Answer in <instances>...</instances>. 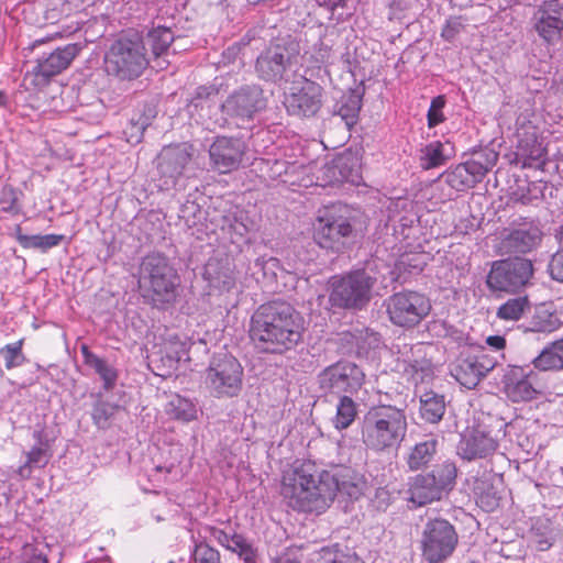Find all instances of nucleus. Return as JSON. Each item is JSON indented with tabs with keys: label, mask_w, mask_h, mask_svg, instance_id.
<instances>
[{
	"label": "nucleus",
	"mask_w": 563,
	"mask_h": 563,
	"mask_svg": "<svg viewBox=\"0 0 563 563\" xmlns=\"http://www.w3.org/2000/svg\"><path fill=\"white\" fill-rule=\"evenodd\" d=\"M365 482L349 467H335L316 474L309 462L294 464L282 475L280 496L295 511L323 514L340 493L351 499L363 495Z\"/></svg>",
	"instance_id": "obj_1"
},
{
	"label": "nucleus",
	"mask_w": 563,
	"mask_h": 563,
	"mask_svg": "<svg viewBox=\"0 0 563 563\" xmlns=\"http://www.w3.org/2000/svg\"><path fill=\"white\" fill-rule=\"evenodd\" d=\"M305 321L289 303L273 301L262 305L251 318L250 338L265 353L282 354L302 339Z\"/></svg>",
	"instance_id": "obj_2"
},
{
	"label": "nucleus",
	"mask_w": 563,
	"mask_h": 563,
	"mask_svg": "<svg viewBox=\"0 0 563 563\" xmlns=\"http://www.w3.org/2000/svg\"><path fill=\"white\" fill-rule=\"evenodd\" d=\"M408 420L405 409L391 405L371 407L361 422V440L374 453L397 449L405 440Z\"/></svg>",
	"instance_id": "obj_3"
},
{
	"label": "nucleus",
	"mask_w": 563,
	"mask_h": 563,
	"mask_svg": "<svg viewBox=\"0 0 563 563\" xmlns=\"http://www.w3.org/2000/svg\"><path fill=\"white\" fill-rule=\"evenodd\" d=\"M312 236L321 249L343 252L356 238L352 210L340 203L320 208L312 224Z\"/></svg>",
	"instance_id": "obj_4"
},
{
	"label": "nucleus",
	"mask_w": 563,
	"mask_h": 563,
	"mask_svg": "<svg viewBox=\"0 0 563 563\" xmlns=\"http://www.w3.org/2000/svg\"><path fill=\"white\" fill-rule=\"evenodd\" d=\"M376 277L364 269H356L330 278L329 301L332 307L362 309L371 298Z\"/></svg>",
	"instance_id": "obj_5"
},
{
	"label": "nucleus",
	"mask_w": 563,
	"mask_h": 563,
	"mask_svg": "<svg viewBox=\"0 0 563 563\" xmlns=\"http://www.w3.org/2000/svg\"><path fill=\"white\" fill-rule=\"evenodd\" d=\"M108 74L132 80L141 74V34L136 31L122 33L104 57Z\"/></svg>",
	"instance_id": "obj_6"
},
{
	"label": "nucleus",
	"mask_w": 563,
	"mask_h": 563,
	"mask_svg": "<svg viewBox=\"0 0 563 563\" xmlns=\"http://www.w3.org/2000/svg\"><path fill=\"white\" fill-rule=\"evenodd\" d=\"M543 238L533 220L519 219L501 228L495 235V247L501 255L526 254L536 250Z\"/></svg>",
	"instance_id": "obj_7"
},
{
	"label": "nucleus",
	"mask_w": 563,
	"mask_h": 563,
	"mask_svg": "<svg viewBox=\"0 0 563 563\" xmlns=\"http://www.w3.org/2000/svg\"><path fill=\"white\" fill-rule=\"evenodd\" d=\"M143 265L147 271V297L151 301L154 305L174 301L180 285V277L167 258L159 254L151 255L143 261Z\"/></svg>",
	"instance_id": "obj_8"
},
{
	"label": "nucleus",
	"mask_w": 563,
	"mask_h": 563,
	"mask_svg": "<svg viewBox=\"0 0 563 563\" xmlns=\"http://www.w3.org/2000/svg\"><path fill=\"white\" fill-rule=\"evenodd\" d=\"M431 309L430 299L418 291H399L386 301V311L391 323L406 329L419 325Z\"/></svg>",
	"instance_id": "obj_9"
},
{
	"label": "nucleus",
	"mask_w": 563,
	"mask_h": 563,
	"mask_svg": "<svg viewBox=\"0 0 563 563\" xmlns=\"http://www.w3.org/2000/svg\"><path fill=\"white\" fill-rule=\"evenodd\" d=\"M266 108L263 90L256 85H246L231 92L221 104L223 119L239 128L250 122Z\"/></svg>",
	"instance_id": "obj_10"
},
{
	"label": "nucleus",
	"mask_w": 563,
	"mask_h": 563,
	"mask_svg": "<svg viewBox=\"0 0 563 563\" xmlns=\"http://www.w3.org/2000/svg\"><path fill=\"white\" fill-rule=\"evenodd\" d=\"M457 541L455 528L448 520H430L421 537L422 556L428 563H441L452 555Z\"/></svg>",
	"instance_id": "obj_11"
},
{
	"label": "nucleus",
	"mask_w": 563,
	"mask_h": 563,
	"mask_svg": "<svg viewBox=\"0 0 563 563\" xmlns=\"http://www.w3.org/2000/svg\"><path fill=\"white\" fill-rule=\"evenodd\" d=\"M532 274L533 265L529 260L497 261L487 276V286L494 291L515 292L529 283Z\"/></svg>",
	"instance_id": "obj_12"
},
{
	"label": "nucleus",
	"mask_w": 563,
	"mask_h": 563,
	"mask_svg": "<svg viewBox=\"0 0 563 563\" xmlns=\"http://www.w3.org/2000/svg\"><path fill=\"white\" fill-rule=\"evenodd\" d=\"M243 367L232 355H224L207 369L206 384L216 397L238 396L243 385Z\"/></svg>",
	"instance_id": "obj_13"
},
{
	"label": "nucleus",
	"mask_w": 563,
	"mask_h": 563,
	"mask_svg": "<svg viewBox=\"0 0 563 563\" xmlns=\"http://www.w3.org/2000/svg\"><path fill=\"white\" fill-rule=\"evenodd\" d=\"M81 51L78 43L56 48L45 57L38 58L36 65L24 76V81L35 89L45 87L52 77L66 69Z\"/></svg>",
	"instance_id": "obj_14"
},
{
	"label": "nucleus",
	"mask_w": 563,
	"mask_h": 563,
	"mask_svg": "<svg viewBox=\"0 0 563 563\" xmlns=\"http://www.w3.org/2000/svg\"><path fill=\"white\" fill-rule=\"evenodd\" d=\"M323 88L307 78H300L291 84L285 93L284 104L291 115L310 118L322 107Z\"/></svg>",
	"instance_id": "obj_15"
},
{
	"label": "nucleus",
	"mask_w": 563,
	"mask_h": 563,
	"mask_svg": "<svg viewBox=\"0 0 563 563\" xmlns=\"http://www.w3.org/2000/svg\"><path fill=\"white\" fill-rule=\"evenodd\" d=\"M365 374L354 363L338 362L318 375L319 387L325 393H356L363 385Z\"/></svg>",
	"instance_id": "obj_16"
},
{
	"label": "nucleus",
	"mask_w": 563,
	"mask_h": 563,
	"mask_svg": "<svg viewBox=\"0 0 563 563\" xmlns=\"http://www.w3.org/2000/svg\"><path fill=\"white\" fill-rule=\"evenodd\" d=\"M517 159L523 168L540 167L545 163L547 150L539 140L538 128L525 115L516 122Z\"/></svg>",
	"instance_id": "obj_17"
},
{
	"label": "nucleus",
	"mask_w": 563,
	"mask_h": 563,
	"mask_svg": "<svg viewBox=\"0 0 563 563\" xmlns=\"http://www.w3.org/2000/svg\"><path fill=\"white\" fill-rule=\"evenodd\" d=\"M533 30L547 44H555L563 36V3L547 0L539 4L532 15Z\"/></svg>",
	"instance_id": "obj_18"
},
{
	"label": "nucleus",
	"mask_w": 563,
	"mask_h": 563,
	"mask_svg": "<svg viewBox=\"0 0 563 563\" xmlns=\"http://www.w3.org/2000/svg\"><path fill=\"white\" fill-rule=\"evenodd\" d=\"M246 152V145L239 137L218 136L209 148V156L214 169L221 174L236 169Z\"/></svg>",
	"instance_id": "obj_19"
},
{
	"label": "nucleus",
	"mask_w": 563,
	"mask_h": 563,
	"mask_svg": "<svg viewBox=\"0 0 563 563\" xmlns=\"http://www.w3.org/2000/svg\"><path fill=\"white\" fill-rule=\"evenodd\" d=\"M497 365L494 356L486 352L460 358L451 371L452 376L464 387L472 389Z\"/></svg>",
	"instance_id": "obj_20"
},
{
	"label": "nucleus",
	"mask_w": 563,
	"mask_h": 563,
	"mask_svg": "<svg viewBox=\"0 0 563 563\" xmlns=\"http://www.w3.org/2000/svg\"><path fill=\"white\" fill-rule=\"evenodd\" d=\"M190 161L191 146L180 144L165 147L161 152L157 163L158 170L165 178L164 185L166 187L174 186Z\"/></svg>",
	"instance_id": "obj_21"
},
{
	"label": "nucleus",
	"mask_w": 563,
	"mask_h": 563,
	"mask_svg": "<svg viewBox=\"0 0 563 563\" xmlns=\"http://www.w3.org/2000/svg\"><path fill=\"white\" fill-rule=\"evenodd\" d=\"M498 448V440L490 432L476 428L465 433L459 445L457 453L464 460L484 459Z\"/></svg>",
	"instance_id": "obj_22"
},
{
	"label": "nucleus",
	"mask_w": 563,
	"mask_h": 563,
	"mask_svg": "<svg viewBox=\"0 0 563 563\" xmlns=\"http://www.w3.org/2000/svg\"><path fill=\"white\" fill-rule=\"evenodd\" d=\"M291 54L282 45H273L263 52L256 60V70L263 79L277 80L290 65Z\"/></svg>",
	"instance_id": "obj_23"
},
{
	"label": "nucleus",
	"mask_w": 563,
	"mask_h": 563,
	"mask_svg": "<svg viewBox=\"0 0 563 563\" xmlns=\"http://www.w3.org/2000/svg\"><path fill=\"white\" fill-rule=\"evenodd\" d=\"M402 372L413 384L424 383L433 375L432 363L426 357L427 346L423 343L405 346Z\"/></svg>",
	"instance_id": "obj_24"
},
{
	"label": "nucleus",
	"mask_w": 563,
	"mask_h": 563,
	"mask_svg": "<svg viewBox=\"0 0 563 563\" xmlns=\"http://www.w3.org/2000/svg\"><path fill=\"white\" fill-rule=\"evenodd\" d=\"M409 499L418 506L440 500L443 494L438 488L432 475L418 474L409 481Z\"/></svg>",
	"instance_id": "obj_25"
},
{
	"label": "nucleus",
	"mask_w": 563,
	"mask_h": 563,
	"mask_svg": "<svg viewBox=\"0 0 563 563\" xmlns=\"http://www.w3.org/2000/svg\"><path fill=\"white\" fill-rule=\"evenodd\" d=\"M453 154L449 142L432 141L421 148L420 166L426 170L442 166Z\"/></svg>",
	"instance_id": "obj_26"
},
{
	"label": "nucleus",
	"mask_w": 563,
	"mask_h": 563,
	"mask_svg": "<svg viewBox=\"0 0 563 563\" xmlns=\"http://www.w3.org/2000/svg\"><path fill=\"white\" fill-rule=\"evenodd\" d=\"M532 364L542 372L563 369V338L547 345Z\"/></svg>",
	"instance_id": "obj_27"
},
{
	"label": "nucleus",
	"mask_w": 563,
	"mask_h": 563,
	"mask_svg": "<svg viewBox=\"0 0 563 563\" xmlns=\"http://www.w3.org/2000/svg\"><path fill=\"white\" fill-rule=\"evenodd\" d=\"M80 352L84 357V363L93 368L103 380V388L110 390L114 387L118 378V373L113 366L107 361L92 353L87 345H81Z\"/></svg>",
	"instance_id": "obj_28"
},
{
	"label": "nucleus",
	"mask_w": 563,
	"mask_h": 563,
	"mask_svg": "<svg viewBox=\"0 0 563 563\" xmlns=\"http://www.w3.org/2000/svg\"><path fill=\"white\" fill-rule=\"evenodd\" d=\"M361 108L362 95L356 90H349L336 102L335 114L345 122L350 130L356 124Z\"/></svg>",
	"instance_id": "obj_29"
},
{
	"label": "nucleus",
	"mask_w": 563,
	"mask_h": 563,
	"mask_svg": "<svg viewBox=\"0 0 563 563\" xmlns=\"http://www.w3.org/2000/svg\"><path fill=\"white\" fill-rule=\"evenodd\" d=\"M165 412L172 419L189 422L197 419L198 408L191 399L179 394H172L165 405Z\"/></svg>",
	"instance_id": "obj_30"
},
{
	"label": "nucleus",
	"mask_w": 563,
	"mask_h": 563,
	"mask_svg": "<svg viewBox=\"0 0 563 563\" xmlns=\"http://www.w3.org/2000/svg\"><path fill=\"white\" fill-rule=\"evenodd\" d=\"M15 240L23 249H37L42 252H46L52 247L58 246L65 236L63 234H34L27 235L22 232L20 225L15 227L14 232Z\"/></svg>",
	"instance_id": "obj_31"
},
{
	"label": "nucleus",
	"mask_w": 563,
	"mask_h": 563,
	"mask_svg": "<svg viewBox=\"0 0 563 563\" xmlns=\"http://www.w3.org/2000/svg\"><path fill=\"white\" fill-rule=\"evenodd\" d=\"M445 412V401L442 395L432 390L426 391L420 397V416L430 423L439 422Z\"/></svg>",
	"instance_id": "obj_32"
},
{
	"label": "nucleus",
	"mask_w": 563,
	"mask_h": 563,
	"mask_svg": "<svg viewBox=\"0 0 563 563\" xmlns=\"http://www.w3.org/2000/svg\"><path fill=\"white\" fill-rule=\"evenodd\" d=\"M438 441L429 439L417 443L408 453L406 463L410 471H418L427 466L437 453Z\"/></svg>",
	"instance_id": "obj_33"
},
{
	"label": "nucleus",
	"mask_w": 563,
	"mask_h": 563,
	"mask_svg": "<svg viewBox=\"0 0 563 563\" xmlns=\"http://www.w3.org/2000/svg\"><path fill=\"white\" fill-rule=\"evenodd\" d=\"M561 325L559 317L545 309L537 308L529 324L525 328V332L551 333Z\"/></svg>",
	"instance_id": "obj_34"
},
{
	"label": "nucleus",
	"mask_w": 563,
	"mask_h": 563,
	"mask_svg": "<svg viewBox=\"0 0 563 563\" xmlns=\"http://www.w3.org/2000/svg\"><path fill=\"white\" fill-rule=\"evenodd\" d=\"M358 157L351 152L341 153L334 157V168L338 169L340 183H356L358 179Z\"/></svg>",
	"instance_id": "obj_35"
},
{
	"label": "nucleus",
	"mask_w": 563,
	"mask_h": 563,
	"mask_svg": "<svg viewBox=\"0 0 563 563\" xmlns=\"http://www.w3.org/2000/svg\"><path fill=\"white\" fill-rule=\"evenodd\" d=\"M205 277L211 286L220 290H230L234 286L232 271L216 262H209L206 265Z\"/></svg>",
	"instance_id": "obj_36"
},
{
	"label": "nucleus",
	"mask_w": 563,
	"mask_h": 563,
	"mask_svg": "<svg viewBox=\"0 0 563 563\" xmlns=\"http://www.w3.org/2000/svg\"><path fill=\"white\" fill-rule=\"evenodd\" d=\"M530 310V301L527 296L510 298L497 309V318L504 321H518Z\"/></svg>",
	"instance_id": "obj_37"
},
{
	"label": "nucleus",
	"mask_w": 563,
	"mask_h": 563,
	"mask_svg": "<svg viewBox=\"0 0 563 563\" xmlns=\"http://www.w3.org/2000/svg\"><path fill=\"white\" fill-rule=\"evenodd\" d=\"M428 474L433 476L440 492L445 494L455 485L457 468L454 462L444 461L441 464L435 465Z\"/></svg>",
	"instance_id": "obj_38"
},
{
	"label": "nucleus",
	"mask_w": 563,
	"mask_h": 563,
	"mask_svg": "<svg viewBox=\"0 0 563 563\" xmlns=\"http://www.w3.org/2000/svg\"><path fill=\"white\" fill-rule=\"evenodd\" d=\"M318 554V563H365L356 553L344 550L339 544L323 547Z\"/></svg>",
	"instance_id": "obj_39"
},
{
	"label": "nucleus",
	"mask_w": 563,
	"mask_h": 563,
	"mask_svg": "<svg viewBox=\"0 0 563 563\" xmlns=\"http://www.w3.org/2000/svg\"><path fill=\"white\" fill-rule=\"evenodd\" d=\"M357 407L354 400L347 396H342L336 406V413L333 418V426L338 430L349 428L355 420Z\"/></svg>",
	"instance_id": "obj_40"
},
{
	"label": "nucleus",
	"mask_w": 563,
	"mask_h": 563,
	"mask_svg": "<svg viewBox=\"0 0 563 563\" xmlns=\"http://www.w3.org/2000/svg\"><path fill=\"white\" fill-rule=\"evenodd\" d=\"M497 157L498 155L496 153H490L485 157V161L474 158L463 163L475 185L484 179L487 173L495 165Z\"/></svg>",
	"instance_id": "obj_41"
},
{
	"label": "nucleus",
	"mask_w": 563,
	"mask_h": 563,
	"mask_svg": "<svg viewBox=\"0 0 563 563\" xmlns=\"http://www.w3.org/2000/svg\"><path fill=\"white\" fill-rule=\"evenodd\" d=\"M443 175L448 185L456 191H463L475 186L463 163L446 170Z\"/></svg>",
	"instance_id": "obj_42"
},
{
	"label": "nucleus",
	"mask_w": 563,
	"mask_h": 563,
	"mask_svg": "<svg viewBox=\"0 0 563 563\" xmlns=\"http://www.w3.org/2000/svg\"><path fill=\"white\" fill-rule=\"evenodd\" d=\"M505 390L508 398L515 402L530 400L536 394V389L532 387L528 378L509 380L506 384Z\"/></svg>",
	"instance_id": "obj_43"
},
{
	"label": "nucleus",
	"mask_w": 563,
	"mask_h": 563,
	"mask_svg": "<svg viewBox=\"0 0 563 563\" xmlns=\"http://www.w3.org/2000/svg\"><path fill=\"white\" fill-rule=\"evenodd\" d=\"M147 38L153 54L158 57L168 49L174 41V34L169 29L158 26L148 33Z\"/></svg>",
	"instance_id": "obj_44"
},
{
	"label": "nucleus",
	"mask_w": 563,
	"mask_h": 563,
	"mask_svg": "<svg viewBox=\"0 0 563 563\" xmlns=\"http://www.w3.org/2000/svg\"><path fill=\"white\" fill-rule=\"evenodd\" d=\"M49 460L47 450L42 446H34L26 453V461L18 468V474L22 478H27L32 467H44Z\"/></svg>",
	"instance_id": "obj_45"
},
{
	"label": "nucleus",
	"mask_w": 563,
	"mask_h": 563,
	"mask_svg": "<svg viewBox=\"0 0 563 563\" xmlns=\"http://www.w3.org/2000/svg\"><path fill=\"white\" fill-rule=\"evenodd\" d=\"M23 340L10 343L0 349V355L4 360L7 369H12L24 364L25 356L22 352Z\"/></svg>",
	"instance_id": "obj_46"
},
{
	"label": "nucleus",
	"mask_w": 563,
	"mask_h": 563,
	"mask_svg": "<svg viewBox=\"0 0 563 563\" xmlns=\"http://www.w3.org/2000/svg\"><path fill=\"white\" fill-rule=\"evenodd\" d=\"M289 164L284 159H261L258 169L263 177L277 180L282 175L288 172Z\"/></svg>",
	"instance_id": "obj_47"
},
{
	"label": "nucleus",
	"mask_w": 563,
	"mask_h": 563,
	"mask_svg": "<svg viewBox=\"0 0 563 563\" xmlns=\"http://www.w3.org/2000/svg\"><path fill=\"white\" fill-rule=\"evenodd\" d=\"M115 410H117V406H114L110 402L102 401V400L97 401L93 405V409H92V413H91L95 424L100 429L107 428L108 423H109V419L114 415Z\"/></svg>",
	"instance_id": "obj_48"
},
{
	"label": "nucleus",
	"mask_w": 563,
	"mask_h": 563,
	"mask_svg": "<svg viewBox=\"0 0 563 563\" xmlns=\"http://www.w3.org/2000/svg\"><path fill=\"white\" fill-rule=\"evenodd\" d=\"M353 336L358 354H366L371 349H375L379 344L378 334L368 329L357 330Z\"/></svg>",
	"instance_id": "obj_49"
},
{
	"label": "nucleus",
	"mask_w": 563,
	"mask_h": 563,
	"mask_svg": "<svg viewBox=\"0 0 563 563\" xmlns=\"http://www.w3.org/2000/svg\"><path fill=\"white\" fill-rule=\"evenodd\" d=\"M192 563H221L220 552L206 542H199L195 547Z\"/></svg>",
	"instance_id": "obj_50"
},
{
	"label": "nucleus",
	"mask_w": 563,
	"mask_h": 563,
	"mask_svg": "<svg viewBox=\"0 0 563 563\" xmlns=\"http://www.w3.org/2000/svg\"><path fill=\"white\" fill-rule=\"evenodd\" d=\"M0 210L13 214L19 213L18 194L12 186H4L1 191Z\"/></svg>",
	"instance_id": "obj_51"
},
{
	"label": "nucleus",
	"mask_w": 563,
	"mask_h": 563,
	"mask_svg": "<svg viewBox=\"0 0 563 563\" xmlns=\"http://www.w3.org/2000/svg\"><path fill=\"white\" fill-rule=\"evenodd\" d=\"M445 106V98L438 96L432 99L428 111V126L434 128L444 121L443 108Z\"/></svg>",
	"instance_id": "obj_52"
},
{
	"label": "nucleus",
	"mask_w": 563,
	"mask_h": 563,
	"mask_svg": "<svg viewBox=\"0 0 563 563\" xmlns=\"http://www.w3.org/2000/svg\"><path fill=\"white\" fill-rule=\"evenodd\" d=\"M532 538L539 551H547L554 543V537L552 536L551 530L548 528H544L543 530L538 527L533 528Z\"/></svg>",
	"instance_id": "obj_53"
},
{
	"label": "nucleus",
	"mask_w": 563,
	"mask_h": 563,
	"mask_svg": "<svg viewBox=\"0 0 563 563\" xmlns=\"http://www.w3.org/2000/svg\"><path fill=\"white\" fill-rule=\"evenodd\" d=\"M464 29V23L460 16H453L446 20L441 35L446 41H452Z\"/></svg>",
	"instance_id": "obj_54"
},
{
	"label": "nucleus",
	"mask_w": 563,
	"mask_h": 563,
	"mask_svg": "<svg viewBox=\"0 0 563 563\" xmlns=\"http://www.w3.org/2000/svg\"><path fill=\"white\" fill-rule=\"evenodd\" d=\"M549 272L553 279L563 283V246L553 255Z\"/></svg>",
	"instance_id": "obj_55"
},
{
	"label": "nucleus",
	"mask_w": 563,
	"mask_h": 563,
	"mask_svg": "<svg viewBox=\"0 0 563 563\" xmlns=\"http://www.w3.org/2000/svg\"><path fill=\"white\" fill-rule=\"evenodd\" d=\"M320 173L322 175L318 176V179L322 181L323 186L340 184L338 169L334 168V158L331 162L324 164L320 169Z\"/></svg>",
	"instance_id": "obj_56"
},
{
	"label": "nucleus",
	"mask_w": 563,
	"mask_h": 563,
	"mask_svg": "<svg viewBox=\"0 0 563 563\" xmlns=\"http://www.w3.org/2000/svg\"><path fill=\"white\" fill-rule=\"evenodd\" d=\"M126 136V142L132 145L141 143V126L134 120H131L129 126L123 131Z\"/></svg>",
	"instance_id": "obj_57"
},
{
	"label": "nucleus",
	"mask_w": 563,
	"mask_h": 563,
	"mask_svg": "<svg viewBox=\"0 0 563 563\" xmlns=\"http://www.w3.org/2000/svg\"><path fill=\"white\" fill-rule=\"evenodd\" d=\"M499 498L496 494H479L477 503L486 511H492L498 506Z\"/></svg>",
	"instance_id": "obj_58"
},
{
	"label": "nucleus",
	"mask_w": 563,
	"mask_h": 563,
	"mask_svg": "<svg viewBox=\"0 0 563 563\" xmlns=\"http://www.w3.org/2000/svg\"><path fill=\"white\" fill-rule=\"evenodd\" d=\"M209 532H210V536L218 542L220 543L222 547H224L225 549H229L230 547V543L233 539V536H229L227 532H224L223 530L221 529H218V528H214V527H209Z\"/></svg>",
	"instance_id": "obj_59"
},
{
	"label": "nucleus",
	"mask_w": 563,
	"mask_h": 563,
	"mask_svg": "<svg viewBox=\"0 0 563 563\" xmlns=\"http://www.w3.org/2000/svg\"><path fill=\"white\" fill-rule=\"evenodd\" d=\"M239 558L243 560L244 563H257V551L252 543L249 542L241 553H239Z\"/></svg>",
	"instance_id": "obj_60"
},
{
	"label": "nucleus",
	"mask_w": 563,
	"mask_h": 563,
	"mask_svg": "<svg viewBox=\"0 0 563 563\" xmlns=\"http://www.w3.org/2000/svg\"><path fill=\"white\" fill-rule=\"evenodd\" d=\"M247 543L249 541L243 536L234 533L228 550L239 555Z\"/></svg>",
	"instance_id": "obj_61"
},
{
	"label": "nucleus",
	"mask_w": 563,
	"mask_h": 563,
	"mask_svg": "<svg viewBox=\"0 0 563 563\" xmlns=\"http://www.w3.org/2000/svg\"><path fill=\"white\" fill-rule=\"evenodd\" d=\"M274 563H301L298 552L295 550H287L278 558L275 559Z\"/></svg>",
	"instance_id": "obj_62"
},
{
	"label": "nucleus",
	"mask_w": 563,
	"mask_h": 563,
	"mask_svg": "<svg viewBox=\"0 0 563 563\" xmlns=\"http://www.w3.org/2000/svg\"><path fill=\"white\" fill-rule=\"evenodd\" d=\"M486 343L490 347L499 351L506 346V339L501 335H490L486 339Z\"/></svg>",
	"instance_id": "obj_63"
},
{
	"label": "nucleus",
	"mask_w": 563,
	"mask_h": 563,
	"mask_svg": "<svg viewBox=\"0 0 563 563\" xmlns=\"http://www.w3.org/2000/svg\"><path fill=\"white\" fill-rule=\"evenodd\" d=\"M213 92H214L213 88L199 87L198 90H197V97L198 98L209 97Z\"/></svg>",
	"instance_id": "obj_64"
}]
</instances>
